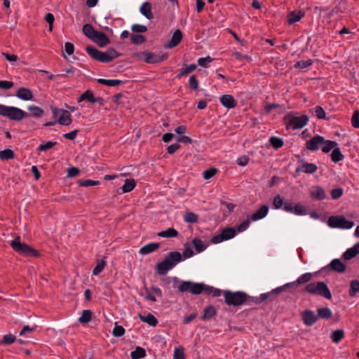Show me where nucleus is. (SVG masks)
<instances>
[{
  "label": "nucleus",
  "instance_id": "1",
  "mask_svg": "<svg viewBox=\"0 0 359 359\" xmlns=\"http://www.w3.org/2000/svg\"><path fill=\"white\" fill-rule=\"evenodd\" d=\"M86 50L93 58L102 62H109L118 56L116 51L113 48L106 52H102L95 48L88 46Z\"/></svg>",
  "mask_w": 359,
  "mask_h": 359
},
{
  "label": "nucleus",
  "instance_id": "2",
  "mask_svg": "<svg viewBox=\"0 0 359 359\" xmlns=\"http://www.w3.org/2000/svg\"><path fill=\"white\" fill-rule=\"evenodd\" d=\"M0 116L13 121H20L26 117L27 114L18 107L0 104Z\"/></svg>",
  "mask_w": 359,
  "mask_h": 359
},
{
  "label": "nucleus",
  "instance_id": "3",
  "mask_svg": "<svg viewBox=\"0 0 359 359\" xmlns=\"http://www.w3.org/2000/svg\"><path fill=\"white\" fill-rule=\"evenodd\" d=\"M284 120L287 129L297 130L306 125L309 118L306 115L289 114L285 116Z\"/></svg>",
  "mask_w": 359,
  "mask_h": 359
},
{
  "label": "nucleus",
  "instance_id": "4",
  "mask_svg": "<svg viewBox=\"0 0 359 359\" xmlns=\"http://www.w3.org/2000/svg\"><path fill=\"white\" fill-rule=\"evenodd\" d=\"M225 302L229 306H239L245 303L247 300V294L243 292H231L225 290L224 292Z\"/></svg>",
  "mask_w": 359,
  "mask_h": 359
},
{
  "label": "nucleus",
  "instance_id": "5",
  "mask_svg": "<svg viewBox=\"0 0 359 359\" xmlns=\"http://www.w3.org/2000/svg\"><path fill=\"white\" fill-rule=\"evenodd\" d=\"M327 225L331 228L349 229L353 226L354 222L346 219L343 215H337L328 218Z\"/></svg>",
  "mask_w": 359,
  "mask_h": 359
},
{
  "label": "nucleus",
  "instance_id": "6",
  "mask_svg": "<svg viewBox=\"0 0 359 359\" xmlns=\"http://www.w3.org/2000/svg\"><path fill=\"white\" fill-rule=\"evenodd\" d=\"M337 146V142L326 140L323 137L316 135V151L320 149L323 153L327 154Z\"/></svg>",
  "mask_w": 359,
  "mask_h": 359
},
{
  "label": "nucleus",
  "instance_id": "7",
  "mask_svg": "<svg viewBox=\"0 0 359 359\" xmlns=\"http://www.w3.org/2000/svg\"><path fill=\"white\" fill-rule=\"evenodd\" d=\"M52 112L55 118L57 119L58 123L62 126H69L72 123L71 114L63 109L53 108Z\"/></svg>",
  "mask_w": 359,
  "mask_h": 359
},
{
  "label": "nucleus",
  "instance_id": "8",
  "mask_svg": "<svg viewBox=\"0 0 359 359\" xmlns=\"http://www.w3.org/2000/svg\"><path fill=\"white\" fill-rule=\"evenodd\" d=\"M236 234V230L232 227L224 228L220 234L213 236L211 238V242L215 244L222 243L233 238Z\"/></svg>",
  "mask_w": 359,
  "mask_h": 359
},
{
  "label": "nucleus",
  "instance_id": "9",
  "mask_svg": "<svg viewBox=\"0 0 359 359\" xmlns=\"http://www.w3.org/2000/svg\"><path fill=\"white\" fill-rule=\"evenodd\" d=\"M10 245L15 251L19 253L25 255H28L30 254L36 255L34 250L27 244L21 243L19 238H16L11 241Z\"/></svg>",
  "mask_w": 359,
  "mask_h": 359
},
{
  "label": "nucleus",
  "instance_id": "10",
  "mask_svg": "<svg viewBox=\"0 0 359 359\" xmlns=\"http://www.w3.org/2000/svg\"><path fill=\"white\" fill-rule=\"evenodd\" d=\"M316 294L320 295L327 299H332L331 292L324 282H317L316 283Z\"/></svg>",
  "mask_w": 359,
  "mask_h": 359
},
{
  "label": "nucleus",
  "instance_id": "11",
  "mask_svg": "<svg viewBox=\"0 0 359 359\" xmlns=\"http://www.w3.org/2000/svg\"><path fill=\"white\" fill-rule=\"evenodd\" d=\"M312 277H313V273H304V274L301 275L297 278V280L296 281L292 282V283H287V284H285L283 287H280L276 288V290H274V291L280 292V291H282L283 289L286 287H289V286H291V285H297V284L306 283L309 282L312 278Z\"/></svg>",
  "mask_w": 359,
  "mask_h": 359
},
{
  "label": "nucleus",
  "instance_id": "12",
  "mask_svg": "<svg viewBox=\"0 0 359 359\" xmlns=\"http://www.w3.org/2000/svg\"><path fill=\"white\" fill-rule=\"evenodd\" d=\"M91 40L101 47L106 46L110 42L109 39L104 33L98 31L96 32Z\"/></svg>",
  "mask_w": 359,
  "mask_h": 359
},
{
  "label": "nucleus",
  "instance_id": "13",
  "mask_svg": "<svg viewBox=\"0 0 359 359\" xmlns=\"http://www.w3.org/2000/svg\"><path fill=\"white\" fill-rule=\"evenodd\" d=\"M268 212L269 207L266 205H263L255 213L249 216L251 221L255 222L264 218Z\"/></svg>",
  "mask_w": 359,
  "mask_h": 359
},
{
  "label": "nucleus",
  "instance_id": "14",
  "mask_svg": "<svg viewBox=\"0 0 359 359\" xmlns=\"http://www.w3.org/2000/svg\"><path fill=\"white\" fill-rule=\"evenodd\" d=\"M329 267L333 271L337 273H344L346 271V266L340 259H334L329 264Z\"/></svg>",
  "mask_w": 359,
  "mask_h": 359
},
{
  "label": "nucleus",
  "instance_id": "15",
  "mask_svg": "<svg viewBox=\"0 0 359 359\" xmlns=\"http://www.w3.org/2000/svg\"><path fill=\"white\" fill-rule=\"evenodd\" d=\"M15 96L24 101H29L33 99L32 92L27 88H20L15 93Z\"/></svg>",
  "mask_w": 359,
  "mask_h": 359
},
{
  "label": "nucleus",
  "instance_id": "16",
  "mask_svg": "<svg viewBox=\"0 0 359 359\" xmlns=\"http://www.w3.org/2000/svg\"><path fill=\"white\" fill-rule=\"evenodd\" d=\"M333 317L332 311L327 306L318 308L317 309V314L316 315V320L318 318L323 320H330Z\"/></svg>",
  "mask_w": 359,
  "mask_h": 359
},
{
  "label": "nucleus",
  "instance_id": "17",
  "mask_svg": "<svg viewBox=\"0 0 359 359\" xmlns=\"http://www.w3.org/2000/svg\"><path fill=\"white\" fill-rule=\"evenodd\" d=\"M165 259L170 265L169 266L172 269L182 261V255L179 252H172L168 255Z\"/></svg>",
  "mask_w": 359,
  "mask_h": 359
},
{
  "label": "nucleus",
  "instance_id": "18",
  "mask_svg": "<svg viewBox=\"0 0 359 359\" xmlns=\"http://www.w3.org/2000/svg\"><path fill=\"white\" fill-rule=\"evenodd\" d=\"M359 254V242L355 244L352 248L347 249L343 254L342 258L344 260H350L355 257Z\"/></svg>",
  "mask_w": 359,
  "mask_h": 359
},
{
  "label": "nucleus",
  "instance_id": "19",
  "mask_svg": "<svg viewBox=\"0 0 359 359\" xmlns=\"http://www.w3.org/2000/svg\"><path fill=\"white\" fill-rule=\"evenodd\" d=\"M297 172H304L306 173H313L314 172V164L308 163L305 162L304 160H301L299 161V165L296 168Z\"/></svg>",
  "mask_w": 359,
  "mask_h": 359
},
{
  "label": "nucleus",
  "instance_id": "20",
  "mask_svg": "<svg viewBox=\"0 0 359 359\" xmlns=\"http://www.w3.org/2000/svg\"><path fill=\"white\" fill-rule=\"evenodd\" d=\"M182 34L180 29H177L173 33L171 39L165 45V48H172L175 47L182 40Z\"/></svg>",
  "mask_w": 359,
  "mask_h": 359
},
{
  "label": "nucleus",
  "instance_id": "21",
  "mask_svg": "<svg viewBox=\"0 0 359 359\" xmlns=\"http://www.w3.org/2000/svg\"><path fill=\"white\" fill-rule=\"evenodd\" d=\"M219 100L222 104L227 109H232L236 107V102L231 95H224L220 97Z\"/></svg>",
  "mask_w": 359,
  "mask_h": 359
},
{
  "label": "nucleus",
  "instance_id": "22",
  "mask_svg": "<svg viewBox=\"0 0 359 359\" xmlns=\"http://www.w3.org/2000/svg\"><path fill=\"white\" fill-rule=\"evenodd\" d=\"M140 12L148 20H151L153 18V15L151 13V5L149 2H144L141 5L140 8Z\"/></svg>",
  "mask_w": 359,
  "mask_h": 359
},
{
  "label": "nucleus",
  "instance_id": "23",
  "mask_svg": "<svg viewBox=\"0 0 359 359\" xmlns=\"http://www.w3.org/2000/svg\"><path fill=\"white\" fill-rule=\"evenodd\" d=\"M169 266H170V265L167 262V260L165 259L164 260H163L161 262H158L156 264V272L159 275H165L168 271L172 269L171 267H170Z\"/></svg>",
  "mask_w": 359,
  "mask_h": 359
},
{
  "label": "nucleus",
  "instance_id": "24",
  "mask_svg": "<svg viewBox=\"0 0 359 359\" xmlns=\"http://www.w3.org/2000/svg\"><path fill=\"white\" fill-rule=\"evenodd\" d=\"M159 248V244L157 243H151L142 247L140 250V253L142 255H148L154 252Z\"/></svg>",
  "mask_w": 359,
  "mask_h": 359
},
{
  "label": "nucleus",
  "instance_id": "25",
  "mask_svg": "<svg viewBox=\"0 0 359 359\" xmlns=\"http://www.w3.org/2000/svg\"><path fill=\"white\" fill-rule=\"evenodd\" d=\"M191 243L198 253L204 251L208 246L207 243L203 242L202 240L198 238H194Z\"/></svg>",
  "mask_w": 359,
  "mask_h": 359
},
{
  "label": "nucleus",
  "instance_id": "26",
  "mask_svg": "<svg viewBox=\"0 0 359 359\" xmlns=\"http://www.w3.org/2000/svg\"><path fill=\"white\" fill-rule=\"evenodd\" d=\"M139 318L142 322L147 323L151 326H156L158 323L157 319L151 313H148L145 316L139 314Z\"/></svg>",
  "mask_w": 359,
  "mask_h": 359
},
{
  "label": "nucleus",
  "instance_id": "27",
  "mask_svg": "<svg viewBox=\"0 0 359 359\" xmlns=\"http://www.w3.org/2000/svg\"><path fill=\"white\" fill-rule=\"evenodd\" d=\"M98 100V98H96L93 96V94L91 91L87 90L79 97L78 102H81L83 100H87L90 103H95L97 102Z\"/></svg>",
  "mask_w": 359,
  "mask_h": 359
},
{
  "label": "nucleus",
  "instance_id": "28",
  "mask_svg": "<svg viewBox=\"0 0 359 359\" xmlns=\"http://www.w3.org/2000/svg\"><path fill=\"white\" fill-rule=\"evenodd\" d=\"M158 236L162 238H175L178 236V231L174 228H168L158 232Z\"/></svg>",
  "mask_w": 359,
  "mask_h": 359
},
{
  "label": "nucleus",
  "instance_id": "29",
  "mask_svg": "<svg viewBox=\"0 0 359 359\" xmlns=\"http://www.w3.org/2000/svg\"><path fill=\"white\" fill-rule=\"evenodd\" d=\"M332 150V154H331L332 161H333L334 163H338L344 158V156L342 154V153L339 147H335Z\"/></svg>",
  "mask_w": 359,
  "mask_h": 359
},
{
  "label": "nucleus",
  "instance_id": "30",
  "mask_svg": "<svg viewBox=\"0 0 359 359\" xmlns=\"http://www.w3.org/2000/svg\"><path fill=\"white\" fill-rule=\"evenodd\" d=\"M344 331L341 329H338L332 332L330 338L332 341L338 344L344 337Z\"/></svg>",
  "mask_w": 359,
  "mask_h": 359
},
{
  "label": "nucleus",
  "instance_id": "31",
  "mask_svg": "<svg viewBox=\"0 0 359 359\" xmlns=\"http://www.w3.org/2000/svg\"><path fill=\"white\" fill-rule=\"evenodd\" d=\"M135 181L134 179H126L125 183L122 187L123 193H128L135 187Z\"/></svg>",
  "mask_w": 359,
  "mask_h": 359
},
{
  "label": "nucleus",
  "instance_id": "32",
  "mask_svg": "<svg viewBox=\"0 0 359 359\" xmlns=\"http://www.w3.org/2000/svg\"><path fill=\"white\" fill-rule=\"evenodd\" d=\"M303 320L306 325H312L314 324V314L311 311H305L303 313Z\"/></svg>",
  "mask_w": 359,
  "mask_h": 359
},
{
  "label": "nucleus",
  "instance_id": "33",
  "mask_svg": "<svg viewBox=\"0 0 359 359\" xmlns=\"http://www.w3.org/2000/svg\"><path fill=\"white\" fill-rule=\"evenodd\" d=\"M14 157V151L11 149H6L0 151V159L2 161L13 159Z\"/></svg>",
  "mask_w": 359,
  "mask_h": 359
},
{
  "label": "nucleus",
  "instance_id": "34",
  "mask_svg": "<svg viewBox=\"0 0 359 359\" xmlns=\"http://www.w3.org/2000/svg\"><path fill=\"white\" fill-rule=\"evenodd\" d=\"M183 219L187 223L194 224L198 222V216L192 212H187L184 214Z\"/></svg>",
  "mask_w": 359,
  "mask_h": 359
},
{
  "label": "nucleus",
  "instance_id": "35",
  "mask_svg": "<svg viewBox=\"0 0 359 359\" xmlns=\"http://www.w3.org/2000/svg\"><path fill=\"white\" fill-rule=\"evenodd\" d=\"M205 289V285L203 283H191L190 292L194 294H201Z\"/></svg>",
  "mask_w": 359,
  "mask_h": 359
},
{
  "label": "nucleus",
  "instance_id": "36",
  "mask_svg": "<svg viewBox=\"0 0 359 359\" xmlns=\"http://www.w3.org/2000/svg\"><path fill=\"white\" fill-rule=\"evenodd\" d=\"M97 31H95L93 27L90 24H86L83 27V34L89 39H92L95 34Z\"/></svg>",
  "mask_w": 359,
  "mask_h": 359
},
{
  "label": "nucleus",
  "instance_id": "37",
  "mask_svg": "<svg viewBox=\"0 0 359 359\" xmlns=\"http://www.w3.org/2000/svg\"><path fill=\"white\" fill-rule=\"evenodd\" d=\"M293 214L295 215H306L308 214L306 208L302 203H297L294 206Z\"/></svg>",
  "mask_w": 359,
  "mask_h": 359
},
{
  "label": "nucleus",
  "instance_id": "38",
  "mask_svg": "<svg viewBox=\"0 0 359 359\" xmlns=\"http://www.w3.org/2000/svg\"><path fill=\"white\" fill-rule=\"evenodd\" d=\"M357 292H359V281L358 280H353L350 283L348 294L350 297H354Z\"/></svg>",
  "mask_w": 359,
  "mask_h": 359
},
{
  "label": "nucleus",
  "instance_id": "39",
  "mask_svg": "<svg viewBox=\"0 0 359 359\" xmlns=\"http://www.w3.org/2000/svg\"><path fill=\"white\" fill-rule=\"evenodd\" d=\"M92 312L90 310H83L81 316L79 318L81 323H87L91 320Z\"/></svg>",
  "mask_w": 359,
  "mask_h": 359
},
{
  "label": "nucleus",
  "instance_id": "40",
  "mask_svg": "<svg viewBox=\"0 0 359 359\" xmlns=\"http://www.w3.org/2000/svg\"><path fill=\"white\" fill-rule=\"evenodd\" d=\"M146 355L145 351L141 347H136L135 350L132 351L130 356L133 359H141Z\"/></svg>",
  "mask_w": 359,
  "mask_h": 359
},
{
  "label": "nucleus",
  "instance_id": "41",
  "mask_svg": "<svg viewBox=\"0 0 359 359\" xmlns=\"http://www.w3.org/2000/svg\"><path fill=\"white\" fill-rule=\"evenodd\" d=\"M97 82L107 86H116L121 83L120 80L98 79Z\"/></svg>",
  "mask_w": 359,
  "mask_h": 359
},
{
  "label": "nucleus",
  "instance_id": "42",
  "mask_svg": "<svg viewBox=\"0 0 359 359\" xmlns=\"http://www.w3.org/2000/svg\"><path fill=\"white\" fill-rule=\"evenodd\" d=\"M197 66L194 64H191L189 65H184L181 69V72L179 74L177 77H182V76L187 74L189 73L192 72L196 69Z\"/></svg>",
  "mask_w": 359,
  "mask_h": 359
},
{
  "label": "nucleus",
  "instance_id": "43",
  "mask_svg": "<svg viewBox=\"0 0 359 359\" xmlns=\"http://www.w3.org/2000/svg\"><path fill=\"white\" fill-rule=\"evenodd\" d=\"M269 142L271 144V146L276 149L280 148L283 145V140L280 137L275 136L271 137L270 138Z\"/></svg>",
  "mask_w": 359,
  "mask_h": 359
},
{
  "label": "nucleus",
  "instance_id": "44",
  "mask_svg": "<svg viewBox=\"0 0 359 359\" xmlns=\"http://www.w3.org/2000/svg\"><path fill=\"white\" fill-rule=\"evenodd\" d=\"M28 110L32 113V114L34 117H40L43 114V109L35 105L29 106Z\"/></svg>",
  "mask_w": 359,
  "mask_h": 359
},
{
  "label": "nucleus",
  "instance_id": "45",
  "mask_svg": "<svg viewBox=\"0 0 359 359\" xmlns=\"http://www.w3.org/2000/svg\"><path fill=\"white\" fill-rule=\"evenodd\" d=\"M302 17V14L301 13V12H297V13L292 12L289 15L288 22L290 24H294L297 22H298L299 20H300Z\"/></svg>",
  "mask_w": 359,
  "mask_h": 359
},
{
  "label": "nucleus",
  "instance_id": "46",
  "mask_svg": "<svg viewBox=\"0 0 359 359\" xmlns=\"http://www.w3.org/2000/svg\"><path fill=\"white\" fill-rule=\"evenodd\" d=\"M215 313H216L215 309L212 306H210L204 310L203 318V319H210L212 316H214L215 315Z\"/></svg>",
  "mask_w": 359,
  "mask_h": 359
},
{
  "label": "nucleus",
  "instance_id": "47",
  "mask_svg": "<svg viewBox=\"0 0 359 359\" xmlns=\"http://www.w3.org/2000/svg\"><path fill=\"white\" fill-rule=\"evenodd\" d=\"M284 203V199L280 195L276 196L273 200V208L280 209L282 207L283 208Z\"/></svg>",
  "mask_w": 359,
  "mask_h": 359
},
{
  "label": "nucleus",
  "instance_id": "48",
  "mask_svg": "<svg viewBox=\"0 0 359 359\" xmlns=\"http://www.w3.org/2000/svg\"><path fill=\"white\" fill-rule=\"evenodd\" d=\"M251 219H250V216H248L246 220H245L244 222H243L242 223H241L238 226H237V229H236V231L238 233H241V232H243L245 231V230L248 229V228L249 227V225H250V222Z\"/></svg>",
  "mask_w": 359,
  "mask_h": 359
},
{
  "label": "nucleus",
  "instance_id": "49",
  "mask_svg": "<svg viewBox=\"0 0 359 359\" xmlns=\"http://www.w3.org/2000/svg\"><path fill=\"white\" fill-rule=\"evenodd\" d=\"M56 144H57L56 142L48 141L45 143L41 144L38 147L37 150L41 151H46V150L53 147Z\"/></svg>",
  "mask_w": 359,
  "mask_h": 359
},
{
  "label": "nucleus",
  "instance_id": "50",
  "mask_svg": "<svg viewBox=\"0 0 359 359\" xmlns=\"http://www.w3.org/2000/svg\"><path fill=\"white\" fill-rule=\"evenodd\" d=\"M99 184L98 181L91 180H80L79 181V184L81 187H88L91 186H95Z\"/></svg>",
  "mask_w": 359,
  "mask_h": 359
},
{
  "label": "nucleus",
  "instance_id": "51",
  "mask_svg": "<svg viewBox=\"0 0 359 359\" xmlns=\"http://www.w3.org/2000/svg\"><path fill=\"white\" fill-rule=\"evenodd\" d=\"M105 262L103 260L98 261L95 267L93 270V274L97 276L104 268Z\"/></svg>",
  "mask_w": 359,
  "mask_h": 359
},
{
  "label": "nucleus",
  "instance_id": "52",
  "mask_svg": "<svg viewBox=\"0 0 359 359\" xmlns=\"http://www.w3.org/2000/svg\"><path fill=\"white\" fill-rule=\"evenodd\" d=\"M15 341V337L11 334H5L3 337L2 341H1L0 344L10 345V344H12L13 343H14Z\"/></svg>",
  "mask_w": 359,
  "mask_h": 359
},
{
  "label": "nucleus",
  "instance_id": "53",
  "mask_svg": "<svg viewBox=\"0 0 359 359\" xmlns=\"http://www.w3.org/2000/svg\"><path fill=\"white\" fill-rule=\"evenodd\" d=\"M352 126L355 128H359V110L354 111L351 118Z\"/></svg>",
  "mask_w": 359,
  "mask_h": 359
},
{
  "label": "nucleus",
  "instance_id": "54",
  "mask_svg": "<svg viewBox=\"0 0 359 359\" xmlns=\"http://www.w3.org/2000/svg\"><path fill=\"white\" fill-rule=\"evenodd\" d=\"M174 359H185L184 348L182 347H177L174 350Z\"/></svg>",
  "mask_w": 359,
  "mask_h": 359
},
{
  "label": "nucleus",
  "instance_id": "55",
  "mask_svg": "<svg viewBox=\"0 0 359 359\" xmlns=\"http://www.w3.org/2000/svg\"><path fill=\"white\" fill-rule=\"evenodd\" d=\"M212 60L213 59L210 56L205 57H200L198 60V64L199 66L206 68L208 67V64L210 63Z\"/></svg>",
  "mask_w": 359,
  "mask_h": 359
},
{
  "label": "nucleus",
  "instance_id": "56",
  "mask_svg": "<svg viewBox=\"0 0 359 359\" xmlns=\"http://www.w3.org/2000/svg\"><path fill=\"white\" fill-rule=\"evenodd\" d=\"M125 330L122 326L116 325L113 329L112 334L114 337H119L124 334Z\"/></svg>",
  "mask_w": 359,
  "mask_h": 359
},
{
  "label": "nucleus",
  "instance_id": "57",
  "mask_svg": "<svg viewBox=\"0 0 359 359\" xmlns=\"http://www.w3.org/2000/svg\"><path fill=\"white\" fill-rule=\"evenodd\" d=\"M191 281H182L178 286V289L181 292L189 291L191 288Z\"/></svg>",
  "mask_w": 359,
  "mask_h": 359
},
{
  "label": "nucleus",
  "instance_id": "58",
  "mask_svg": "<svg viewBox=\"0 0 359 359\" xmlns=\"http://www.w3.org/2000/svg\"><path fill=\"white\" fill-rule=\"evenodd\" d=\"M162 281L167 285L172 284L173 287H175L179 283L180 280L177 277H167L163 278Z\"/></svg>",
  "mask_w": 359,
  "mask_h": 359
},
{
  "label": "nucleus",
  "instance_id": "59",
  "mask_svg": "<svg viewBox=\"0 0 359 359\" xmlns=\"http://www.w3.org/2000/svg\"><path fill=\"white\" fill-rule=\"evenodd\" d=\"M343 189L342 188H335V189H333L332 191H331V196L332 198V199H338L339 198L342 194H343Z\"/></svg>",
  "mask_w": 359,
  "mask_h": 359
},
{
  "label": "nucleus",
  "instance_id": "60",
  "mask_svg": "<svg viewBox=\"0 0 359 359\" xmlns=\"http://www.w3.org/2000/svg\"><path fill=\"white\" fill-rule=\"evenodd\" d=\"M316 116L319 119H325L326 113L320 106H316Z\"/></svg>",
  "mask_w": 359,
  "mask_h": 359
},
{
  "label": "nucleus",
  "instance_id": "61",
  "mask_svg": "<svg viewBox=\"0 0 359 359\" xmlns=\"http://www.w3.org/2000/svg\"><path fill=\"white\" fill-rule=\"evenodd\" d=\"M131 29L134 32L143 33V32H147V28L144 25L135 24L132 26Z\"/></svg>",
  "mask_w": 359,
  "mask_h": 359
},
{
  "label": "nucleus",
  "instance_id": "62",
  "mask_svg": "<svg viewBox=\"0 0 359 359\" xmlns=\"http://www.w3.org/2000/svg\"><path fill=\"white\" fill-rule=\"evenodd\" d=\"M14 86V83L10 81L0 80V89L8 90Z\"/></svg>",
  "mask_w": 359,
  "mask_h": 359
},
{
  "label": "nucleus",
  "instance_id": "63",
  "mask_svg": "<svg viewBox=\"0 0 359 359\" xmlns=\"http://www.w3.org/2000/svg\"><path fill=\"white\" fill-rule=\"evenodd\" d=\"M326 194L325 191L320 187H316V199L323 200L325 198Z\"/></svg>",
  "mask_w": 359,
  "mask_h": 359
},
{
  "label": "nucleus",
  "instance_id": "64",
  "mask_svg": "<svg viewBox=\"0 0 359 359\" xmlns=\"http://www.w3.org/2000/svg\"><path fill=\"white\" fill-rule=\"evenodd\" d=\"M189 83L191 89L197 90L198 88V82L195 75L190 76L189 79Z\"/></svg>",
  "mask_w": 359,
  "mask_h": 359
}]
</instances>
